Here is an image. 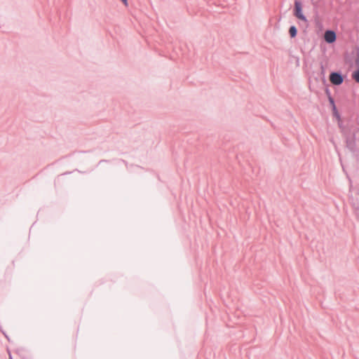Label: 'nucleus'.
Returning a JSON list of instances; mask_svg holds the SVG:
<instances>
[{"instance_id": "nucleus-3", "label": "nucleus", "mask_w": 359, "mask_h": 359, "mask_svg": "<svg viewBox=\"0 0 359 359\" xmlns=\"http://www.w3.org/2000/svg\"><path fill=\"white\" fill-rule=\"evenodd\" d=\"M324 38L327 43H333L336 40V34L333 31H327L325 33Z\"/></svg>"}, {"instance_id": "nucleus-1", "label": "nucleus", "mask_w": 359, "mask_h": 359, "mask_svg": "<svg viewBox=\"0 0 359 359\" xmlns=\"http://www.w3.org/2000/svg\"><path fill=\"white\" fill-rule=\"evenodd\" d=\"M294 15L298 19L306 21V18L302 13V4L299 1H295L294 3Z\"/></svg>"}, {"instance_id": "nucleus-5", "label": "nucleus", "mask_w": 359, "mask_h": 359, "mask_svg": "<svg viewBox=\"0 0 359 359\" xmlns=\"http://www.w3.org/2000/svg\"><path fill=\"white\" fill-rule=\"evenodd\" d=\"M353 78L356 82L359 83V70L353 74Z\"/></svg>"}, {"instance_id": "nucleus-4", "label": "nucleus", "mask_w": 359, "mask_h": 359, "mask_svg": "<svg viewBox=\"0 0 359 359\" xmlns=\"http://www.w3.org/2000/svg\"><path fill=\"white\" fill-rule=\"evenodd\" d=\"M297 29L294 26H292L289 29V33H290L291 37H292V38L297 35Z\"/></svg>"}, {"instance_id": "nucleus-2", "label": "nucleus", "mask_w": 359, "mask_h": 359, "mask_svg": "<svg viewBox=\"0 0 359 359\" xmlns=\"http://www.w3.org/2000/svg\"><path fill=\"white\" fill-rule=\"evenodd\" d=\"M330 80L334 85H340L343 82L342 76L338 73H332L330 76Z\"/></svg>"}]
</instances>
